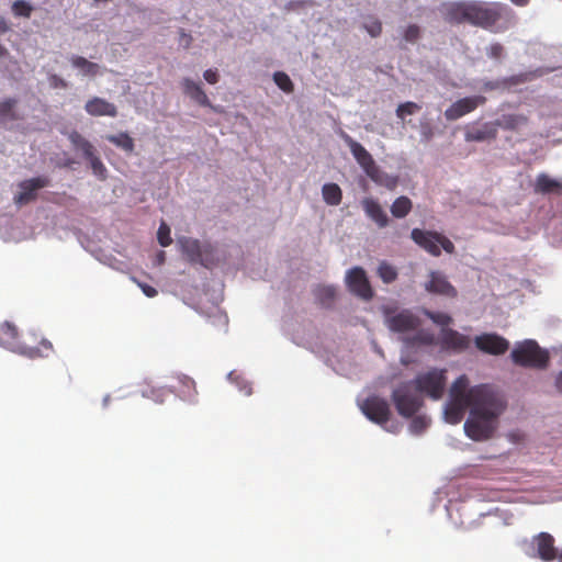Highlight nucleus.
<instances>
[{
	"instance_id": "1",
	"label": "nucleus",
	"mask_w": 562,
	"mask_h": 562,
	"mask_svg": "<svg viewBox=\"0 0 562 562\" xmlns=\"http://www.w3.org/2000/svg\"><path fill=\"white\" fill-rule=\"evenodd\" d=\"M475 406L470 411L471 416L464 423L468 437L476 441L493 437L498 426V417L506 408L504 397L491 385L473 386Z\"/></svg>"
},
{
	"instance_id": "2",
	"label": "nucleus",
	"mask_w": 562,
	"mask_h": 562,
	"mask_svg": "<svg viewBox=\"0 0 562 562\" xmlns=\"http://www.w3.org/2000/svg\"><path fill=\"white\" fill-rule=\"evenodd\" d=\"M514 18L513 10L501 2H472L470 24L501 32L506 30Z\"/></svg>"
},
{
	"instance_id": "3",
	"label": "nucleus",
	"mask_w": 562,
	"mask_h": 562,
	"mask_svg": "<svg viewBox=\"0 0 562 562\" xmlns=\"http://www.w3.org/2000/svg\"><path fill=\"white\" fill-rule=\"evenodd\" d=\"M0 345L30 359L48 357L54 350L53 344L46 338H42L37 347L21 342L18 328L10 322L0 325Z\"/></svg>"
},
{
	"instance_id": "4",
	"label": "nucleus",
	"mask_w": 562,
	"mask_h": 562,
	"mask_svg": "<svg viewBox=\"0 0 562 562\" xmlns=\"http://www.w3.org/2000/svg\"><path fill=\"white\" fill-rule=\"evenodd\" d=\"M449 396L450 400L445 409L446 418L449 423L458 424L462 420L465 411L475 406L473 387H469L467 375H460L452 383Z\"/></svg>"
},
{
	"instance_id": "5",
	"label": "nucleus",
	"mask_w": 562,
	"mask_h": 562,
	"mask_svg": "<svg viewBox=\"0 0 562 562\" xmlns=\"http://www.w3.org/2000/svg\"><path fill=\"white\" fill-rule=\"evenodd\" d=\"M510 357L515 364L533 369L547 368L550 359L549 352L531 339L517 344Z\"/></svg>"
},
{
	"instance_id": "6",
	"label": "nucleus",
	"mask_w": 562,
	"mask_h": 562,
	"mask_svg": "<svg viewBox=\"0 0 562 562\" xmlns=\"http://www.w3.org/2000/svg\"><path fill=\"white\" fill-rule=\"evenodd\" d=\"M411 238L416 245L434 257H439L441 249L447 254H453L456 250L453 243L448 237L435 231L413 228Z\"/></svg>"
},
{
	"instance_id": "7",
	"label": "nucleus",
	"mask_w": 562,
	"mask_h": 562,
	"mask_svg": "<svg viewBox=\"0 0 562 562\" xmlns=\"http://www.w3.org/2000/svg\"><path fill=\"white\" fill-rule=\"evenodd\" d=\"M414 385L412 382H404L400 384L392 392V401L397 413L404 417L409 418L414 416L423 406V398L419 394L413 391Z\"/></svg>"
},
{
	"instance_id": "8",
	"label": "nucleus",
	"mask_w": 562,
	"mask_h": 562,
	"mask_svg": "<svg viewBox=\"0 0 562 562\" xmlns=\"http://www.w3.org/2000/svg\"><path fill=\"white\" fill-rule=\"evenodd\" d=\"M411 382L416 392L425 394L435 401L440 400L447 383L446 370L431 369L418 374Z\"/></svg>"
},
{
	"instance_id": "9",
	"label": "nucleus",
	"mask_w": 562,
	"mask_h": 562,
	"mask_svg": "<svg viewBox=\"0 0 562 562\" xmlns=\"http://www.w3.org/2000/svg\"><path fill=\"white\" fill-rule=\"evenodd\" d=\"M342 138L345 143L348 145L352 156L356 161L363 169L364 173L374 182L382 183L383 172L380 170L379 166L375 164L371 154L358 142H356L348 134H344Z\"/></svg>"
},
{
	"instance_id": "10",
	"label": "nucleus",
	"mask_w": 562,
	"mask_h": 562,
	"mask_svg": "<svg viewBox=\"0 0 562 562\" xmlns=\"http://www.w3.org/2000/svg\"><path fill=\"white\" fill-rule=\"evenodd\" d=\"M178 244L187 260L192 263H200L211 268L213 261V247L210 244H201L198 239L190 237L179 238Z\"/></svg>"
},
{
	"instance_id": "11",
	"label": "nucleus",
	"mask_w": 562,
	"mask_h": 562,
	"mask_svg": "<svg viewBox=\"0 0 562 562\" xmlns=\"http://www.w3.org/2000/svg\"><path fill=\"white\" fill-rule=\"evenodd\" d=\"M360 407L368 419L380 426H384L390 420L391 408L385 398L371 395L362 402Z\"/></svg>"
},
{
	"instance_id": "12",
	"label": "nucleus",
	"mask_w": 562,
	"mask_h": 562,
	"mask_svg": "<svg viewBox=\"0 0 562 562\" xmlns=\"http://www.w3.org/2000/svg\"><path fill=\"white\" fill-rule=\"evenodd\" d=\"M346 284L352 294L363 300H370L373 296L366 271L361 267H355L347 272Z\"/></svg>"
},
{
	"instance_id": "13",
	"label": "nucleus",
	"mask_w": 562,
	"mask_h": 562,
	"mask_svg": "<svg viewBox=\"0 0 562 562\" xmlns=\"http://www.w3.org/2000/svg\"><path fill=\"white\" fill-rule=\"evenodd\" d=\"M385 323L387 328L394 333L413 331L420 325L418 316L408 310H403L396 314L386 312Z\"/></svg>"
},
{
	"instance_id": "14",
	"label": "nucleus",
	"mask_w": 562,
	"mask_h": 562,
	"mask_svg": "<svg viewBox=\"0 0 562 562\" xmlns=\"http://www.w3.org/2000/svg\"><path fill=\"white\" fill-rule=\"evenodd\" d=\"M49 184L47 177H35L19 183L20 192L14 195L13 201L16 205H26L37 198V191Z\"/></svg>"
},
{
	"instance_id": "15",
	"label": "nucleus",
	"mask_w": 562,
	"mask_h": 562,
	"mask_svg": "<svg viewBox=\"0 0 562 562\" xmlns=\"http://www.w3.org/2000/svg\"><path fill=\"white\" fill-rule=\"evenodd\" d=\"M485 102L486 98L483 95L465 97L452 103L445 111V117L448 121H456L473 112L477 106L483 105Z\"/></svg>"
},
{
	"instance_id": "16",
	"label": "nucleus",
	"mask_w": 562,
	"mask_h": 562,
	"mask_svg": "<svg viewBox=\"0 0 562 562\" xmlns=\"http://www.w3.org/2000/svg\"><path fill=\"white\" fill-rule=\"evenodd\" d=\"M475 346L485 353L498 356L508 350L509 342L497 334H482L475 337Z\"/></svg>"
},
{
	"instance_id": "17",
	"label": "nucleus",
	"mask_w": 562,
	"mask_h": 562,
	"mask_svg": "<svg viewBox=\"0 0 562 562\" xmlns=\"http://www.w3.org/2000/svg\"><path fill=\"white\" fill-rule=\"evenodd\" d=\"M425 290L431 294L456 297L457 289L449 282L447 277L440 271H430L429 280L425 283Z\"/></svg>"
},
{
	"instance_id": "18",
	"label": "nucleus",
	"mask_w": 562,
	"mask_h": 562,
	"mask_svg": "<svg viewBox=\"0 0 562 562\" xmlns=\"http://www.w3.org/2000/svg\"><path fill=\"white\" fill-rule=\"evenodd\" d=\"M497 137L495 122H486L481 125L471 124L465 127L464 139L467 142L493 140Z\"/></svg>"
},
{
	"instance_id": "19",
	"label": "nucleus",
	"mask_w": 562,
	"mask_h": 562,
	"mask_svg": "<svg viewBox=\"0 0 562 562\" xmlns=\"http://www.w3.org/2000/svg\"><path fill=\"white\" fill-rule=\"evenodd\" d=\"M440 342L442 348L454 351H463L470 345L469 337L451 328H441Z\"/></svg>"
},
{
	"instance_id": "20",
	"label": "nucleus",
	"mask_w": 562,
	"mask_h": 562,
	"mask_svg": "<svg viewBox=\"0 0 562 562\" xmlns=\"http://www.w3.org/2000/svg\"><path fill=\"white\" fill-rule=\"evenodd\" d=\"M85 110L91 116L115 117L117 115L116 105L99 97H93L88 100Z\"/></svg>"
},
{
	"instance_id": "21",
	"label": "nucleus",
	"mask_w": 562,
	"mask_h": 562,
	"mask_svg": "<svg viewBox=\"0 0 562 562\" xmlns=\"http://www.w3.org/2000/svg\"><path fill=\"white\" fill-rule=\"evenodd\" d=\"M472 2L449 4L445 11V20L449 23H470Z\"/></svg>"
},
{
	"instance_id": "22",
	"label": "nucleus",
	"mask_w": 562,
	"mask_h": 562,
	"mask_svg": "<svg viewBox=\"0 0 562 562\" xmlns=\"http://www.w3.org/2000/svg\"><path fill=\"white\" fill-rule=\"evenodd\" d=\"M533 542L537 548V555L543 561H553L557 558L554 538L548 532H540Z\"/></svg>"
},
{
	"instance_id": "23",
	"label": "nucleus",
	"mask_w": 562,
	"mask_h": 562,
	"mask_svg": "<svg viewBox=\"0 0 562 562\" xmlns=\"http://www.w3.org/2000/svg\"><path fill=\"white\" fill-rule=\"evenodd\" d=\"M529 117L525 114L508 113L503 114L498 120L495 121L496 128L505 131L518 132L524 126L528 125Z\"/></svg>"
},
{
	"instance_id": "24",
	"label": "nucleus",
	"mask_w": 562,
	"mask_h": 562,
	"mask_svg": "<svg viewBox=\"0 0 562 562\" xmlns=\"http://www.w3.org/2000/svg\"><path fill=\"white\" fill-rule=\"evenodd\" d=\"M366 214L374 221L379 227H385L389 224V217L382 206L372 198H366L361 201Z\"/></svg>"
},
{
	"instance_id": "25",
	"label": "nucleus",
	"mask_w": 562,
	"mask_h": 562,
	"mask_svg": "<svg viewBox=\"0 0 562 562\" xmlns=\"http://www.w3.org/2000/svg\"><path fill=\"white\" fill-rule=\"evenodd\" d=\"M178 382L177 392L178 395L187 402L195 403L198 397V390L195 381L186 375V374H178L176 376Z\"/></svg>"
},
{
	"instance_id": "26",
	"label": "nucleus",
	"mask_w": 562,
	"mask_h": 562,
	"mask_svg": "<svg viewBox=\"0 0 562 562\" xmlns=\"http://www.w3.org/2000/svg\"><path fill=\"white\" fill-rule=\"evenodd\" d=\"M182 88L187 95L202 106H211V102L201 86L189 78L182 81Z\"/></svg>"
},
{
	"instance_id": "27",
	"label": "nucleus",
	"mask_w": 562,
	"mask_h": 562,
	"mask_svg": "<svg viewBox=\"0 0 562 562\" xmlns=\"http://www.w3.org/2000/svg\"><path fill=\"white\" fill-rule=\"evenodd\" d=\"M562 191V182L550 178L547 173L538 175L535 182V192L550 194Z\"/></svg>"
},
{
	"instance_id": "28",
	"label": "nucleus",
	"mask_w": 562,
	"mask_h": 562,
	"mask_svg": "<svg viewBox=\"0 0 562 562\" xmlns=\"http://www.w3.org/2000/svg\"><path fill=\"white\" fill-rule=\"evenodd\" d=\"M313 293L318 304L329 308L334 305L337 291L334 285L319 284L313 290Z\"/></svg>"
},
{
	"instance_id": "29",
	"label": "nucleus",
	"mask_w": 562,
	"mask_h": 562,
	"mask_svg": "<svg viewBox=\"0 0 562 562\" xmlns=\"http://www.w3.org/2000/svg\"><path fill=\"white\" fill-rule=\"evenodd\" d=\"M68 139L75 150L82 153L85 159L86 157L92 156V153L95 151L94 146L77 131L68 133Z\"/></svg>"
},
{
	"instance_id": "30",
	"label": "nucleus",
	"mask_w": 562,
	"mask_h": 562,
	"mask_svg": "<svg viewBox=\"0 0 562 562\" xmlns=\"http://www.w3.org/2000/svg\"><path fill=\"white\" fill-rule=\"evenodd\" d=\"M70 63L75 68H78L83 76L93 77L100 69L97 63H92L82 56H72Z\"/></svg>"
},
{
	"instance_id": "31",
	"label": "nucleus",
	"mask_w": 562,
	"mask_h": 562,
	"mask_svg": "<svg viewBox=\"0 0 562 562\" xmlns=\"http://www.w3.org/2000/svg\"><path fill=\"white\" fill-rule=\"evenodd\" d=\"M322 194L324 201L328 205H339L342 199V192L338 184L336 183H326L323 186Z\"/></svg>"
},
{
	"instance_id": "32",
	"label": "nucleus",
	"mask_w": 562,
	"mask_h": 562,
	"mask_svg": "<svg viewBox=\"0 0 562 562\" xmlns=\"http://www.w3.org/2000/svg\"><path fill=\"white\" fill-rule=\"evenodd\" d=\"M106 140L116 147L123 149L126 153H132L134 150V139L125 132H122L116 135H108Z\"/></svg>"
},
{
	"instance_id": "33",
	"label": "nucleus",
	"mask_w": 562,
	"mask_h": 562,
	"mask_svg": "<svg viewBox=\"0 0 562 562\" xmlns=\"http://www.w3.org/2000/svg\"><path fill=\"white\" fill-rule=\"evenodd\" d=\"M412 201L405 196H398L391 205V213L394 217L403 218L412 211Z\"/></svg>"
},
{
	"instance_id": "34",
	"label": "nucleus",
	"mask_w": 562,
	"mask_h": 562,
	"mask_svg": "<svg viewBox=\"0 0 562 562\" xmlns=\"http://www.w3.org/2000/svg\"><path fill=\"white\" fill-rule=\"evenodd\" d=\"M16 103V99L13 98H9L0 102V125L7 121H14L18 119L14 112Z\"/></svg>"
},
{
	"instance_id": "35",
	"label": "nucleus",
	"mask_w": 562,
	"mask_h": 562,
	"mask_svg": "<svg viewBox=\"0 0 562 562\" xmlns=\"http://www.w3.org/2000/svg\"><path fill=\"white\" fill-rule=\"evenodd\" d=\"M86 160L89 161L93 175L100 180H105L108 170L95 151L92 153V156L86 157Z\"/></svg>"
},
{
	"instance_id": "36",
	"label": "nucleus",
	"mask_w": 562,
	"mask_h": 562,
	"mask_svg": "<svg viewBox=\"0 0 562 562\" xmlns=\"http://www.w3.org/2000/svg\"><path fill=\"white\" fill-rule=\"evenodd\" d=\"M408 345L431 346L436 342L435 335L427 330H419L413 337L407 339Z\"/></svg>"
},
{
	"instance_id": "37",
	"label": "nucleus",
	"mask_w": 562,
	"mask_h": 562,
	"mask_svg": "<svg viewBox=\"0 0 562 562\" xmlns=\"http://www.w3.org/2000/svg\"><path fill=\"white\" fill-rule=\"evenodd\" d=\"M273 81L285 93H292L294 90L291 78L283 71H276L273 74Z\"/></svg>"
},
{
	"instance_id": "38",
	"label": "nucleus",
	"mask_w": 562,
	"mask_h": 562,
	"mask_svg": "<svg viewBox=\"0 0 562 562\" xmlns=\"http://www.w3.org/2000/svg\"><path fill=\"white\" fill-rule=\"evenodd\" d=\"M424 314L432 321L435 324L441 326L442 328H448V326L452 323V317L442 312H432L426 310Z\"/></svg>"
},
{
	"instance_id": "39",
	"label": "nucleus",
	"mask_w": 562,
	"mask_h": 562,
	"mask_svg": "<svg viewBox=\"0 0 562 562\" xmlns=\"http://www.w3.org/2000/svg\"><path fill=\"white\" fill-rule=\"evenodd\" d=\"M378 273H379V277L383 280V282L385 283H391L393 282L394 280H396L397 278V271L396 269L386 263V262H382L380 266H379V269H378Z\"/></svg>"
},
{
	"instance_id": "40",
	"label": "nucleus",
	"mask_w": 562,
	"mask_h": 562,
	"mask_svg": "<svg viewBox=\"0 0 562 562\" xmlns=\"http://www.w3.org/2000/svg\"><path fill=\"white\" fill-rule=\"evenodd\" d=\"M420 109L422 108L419 104L412 101L401 103L396 109V116L401 120H404L406 115H413Z\"/></svg>"
},
{
	"instance_id": "41",
	"label": "nucleus",
	"mask_w": 562,
	"mask_h": 562,
	"mask_svg": "<svg viewBox=\"0 0 562 562\" xmlns=\"http://www.w3.org/2000/svg\"><path fill=\"white\" fill-rule=\"evenodd\" d=\"M32 5L24 0H16L12 4V12L16 16L30 18L32 14Z\"/></svg>"
},
{
	"instance_id": "42",
	"label": "nucleus",
	"mask_w": 562,
	"mask_h": 562,
	"mask_svg": "<svg viewBox=\"0 0 562 562\" xmlns=\"http://www.w3.org/2000/svg\"><path fill=\"white\" fill-rule=\"evenodd\" d=\"M157 239L162 247H167L172 243V238L170 236V227L165 222H162L158 228Z\"/></svg>"
},
{
	"instance_id": "43",
	"label": "nucleus",
	"mask_w": 562,
	"mask_h": 562,
	"mask_svg": "<svg viewBox=\"0 0 562 562\" xmlns=\"http://www.w3.org/2000/svg\"><path fill=\"white\" fill-rule=\"evenodd\" d=\"M364 29L367 30V32L372 36V37H376L379 36L381 33H382V23L379 19L376 18H370L366 23H364Z\"/></svg>"
},
{
	"instance_id": "44",
	"label": "nucleus",
	"mask_w": 562,
	"mask_h": 562,
	"mask_svg": "<svg viewBox=\"0 0 562 562\" xmlns=\"http://www.w3.org/2000/svg\"><path fill=\"white\" fill-rule=\"evenodd\" d=\"M429 425V422L424 416H416L413 418L409 428L413 434L423 432Z\"/></svg>"
},
{
	"instance_id": "45",
	"label": "nucleus",
	"mask_w": 562,
	"mask_h": 562,
	"mask_svg": "<svg viewBox=\"0 0 562 562\" xmlns=\"http://www.w3.org/2000/svg\"><path fill=\"white\" fill-rule=\"evenodd\" d=\"M403 37L408 43H415L420 37V27L417 24L408 25L403 33Z\"/></svg>"
},
{
	"instance_id": "46",
	"label": "nucleus",
	"mask_w": 562,
	"mask_h": 562,
	"mask_svg": "<svg viewBox=\"0 0 562 562\" xmlns=\"http://www.w3.org/2000/svg\"><path fill=\"white\" fill-rule=\"evenodd\" d=\"M504 55V46L499 43H493L487 48V56L493 59H499Z\"/></svg>"
},
{
	"instance_id": "47",
	"label": "nucleus",
	"mask_w": 562,
	"mask_h": 562,
	"mask_svg": "<svg viewBox=\"0 0 562 562\" xmlns=\"http://www.w3.org/2000/svg\"><path fill=\"white\" fill-rule=\"evenodd\" d=\"M133 280L137 283V285L142 289L143 293L147 297H155L158 294V291L154 286L143 283V282H139L136 279H133Z\"/></svg>"
},
{
	"instance_id": "48",
	"label": "nucleus",
	"mask_w": 562,
	"mask_h": 562,
	"mask_svg": "<svg viewBox=\"0 0 562 562\" xmlns=\"http://www.w3.org/2000/svg\"><path fill=\"white\" fill-rule=\"evenodd\" d=\"M507 439L513 443H519L524 441L525 434L520 430H513L506 434Z\"/></svg>"
},
{
	"instance_id": "49",
	"label": "nucleus",
	"mask_w": 562,
	"mask_h": 562,
	"mask_svg": "<svg viewBox=\"0 0 562 562\" xmlns=\"http://www.w3.org/2000/svg\"><path fill=\"white\" fill-rule=\"evenodd\" d=\"M204 79L211 83L214 85L218 81V72L216 69H207L203 74Z\"/></svg>"
},
{
	"instance_id": "50",
	"label": "nucleus",
	"mask_w": 562,
	"mask_h": 562,
	"mask_svg": "<svg viewBox=\"0 0 562 562\" xmlns=\"http://www.w3.org/2000/svg\"><path fill=\"white\" fill-rule=\"evenodd\" d=\"M49 80H50L52 87H54V88H63V89H65L68 86L67 82L63 78L57 76V75L50 76Z\"/></svg>"
},
{
	"instance_id": "51",
	"label": "nucleus",
	"mask_w": 562,
	"mask_h": 562,
	"mask_svg": "<svg viewBox=\"0 0 562 562\" xmlns=\"http://www.w3.org/2000/svg\"><path fill=\"white\" fill-rule=\"evenodd\" d=\"M9 24L3 16H0V34L9 31Z\"/></svg>"
},
{
	"instance_id": "52",
	"label": "nucleus",
	"mask_w": 562,
	"mask_h": 562,
	"mask_svg": "<svg viewBox=\"0 0 562 562\" xmlns=\"http://www.w3.org/2000/svg\"><path fill=\"white\" fill-rule=\"evenodd\" d=\"M555 387L557 390L562 393V370L559 372V374L555 378Z\"/></svg>"
},
{
	"instance_id": "53",
	"label": "nucleus",
	"mask_w": 562,
	"mask_h": 562,
	"mask_svg": "<svg viewBox=\"0 0 562 562\" xmlns=\"http://www.w3.org/2000/svg\"><path fill=\"white\" fill-rule=\"evenodd\" d=\"M9 56V50L0 44V59L5 58Z\"/></svg>"
},
{
	"instance_id": "54",
	"label": "nucleus",
	"mask_w": 562,
	"mask_h": 562,
	"mask_svg": "<svg viewBox=\"0 0 562 562\" xmlns=\"http://www.w3.org/2000/svg\"><path fill=\"white\" fill-rule=\"evenodd\" d=\"M513 3L519 7L527 5L529 3V0H512Z\"/></svg>"
},
{
	"instance_id": "55",
	"label": "nucleus",
	"mask_w": 562,
	"mask_h": 562,
	"mask_svg": "<svg viewBox=\"0 0 562 562\" xmlns=\"http://www.w3.org/2000/svg\"><path fill=\"white\" fill-rule=\"evenodd\" d=\"M164 260H165V252H164V251H160V252L158 254V262H159V263H162V262H164Z\"/></svg>"
}]
</instances>
